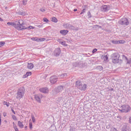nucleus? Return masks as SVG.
Wrapping results in <instances>:
<instances>
[{"mask_svg": "<svg viewBox=\"0 0 131 131\" xmlns=\"http://www.w3.org/2000/svg\"><path fill=\"white\" fill-rule=\"evenodd\" d=\"M12 112L13 113V114H16V113H15V111L13 108L11 109Z\"/></svg>", "mask_w": 131, "mask_h": 131, "instance_id": "nucleus-43", "label": "nucleus"}, {"mask_svg": "<svg viewBox=\"0 0 131 131\" xmlns=\"http://www.w3.org/2000/svg\"><path fill=\"white\" fill-rule=\"evenodd\" d=\"M120 55L117 53H115L112 55V62L114 64H116V63H119V57Z\"/></svg>", "mask_w": 131, "mask_h": 131, "instance_id": "nucleus-4", "label": "nucleus"}, {"mask_svg": "<svg viewBox=\"0 0 131 131\" xmlns=\"http://www.w3.org/2000/svg\"><path fill=\"white\" fill-rule=\"evenodd\" d=\"M66 77H67V74H66V73L62 74L61 75H58L59 79H62L63 78H66Z\"/></svg>", "mask_w": 131, "mask_h": 131, "instance_id": "nucleus-15", "label": "nucleus"}, {"mask_svg": "<svg viewBox=\"0 0 131 131\" xmlns=\"http://www.w3.org/2000/svg\"><path fill=\"white\" fill-rule=\"evenodd\" d=\"M119 24H120L121 25H128V24H129V21H128L127 18H123L119 21Z\"/></svg>", "mask_w": 131, "mask_h": 131, "instance_id": "nucleus-7", "label": "nucleus"}, {"mask_svg": "<svg viewBox=\"0 0 131 131\" xmlns=\"http://www.w3.org/2000/svg\"><path fill=\"white\" fill-rule=\"evenodd\" d=\"M45 40L46 38H40L39 39L38 38V42L45 41Z\"/></svg>", "mask_w": 131, "mask_h": 131, "instance_id": "nucleus-25", "label": "nucleus"}, {"mask_svg": "<svg viewBox=\"0 0 131 131\" xmlns=\"http://www.w3.org/2000/svg\"><path fill=\"white\" fill-rule=\"evenodd\" d=\"M97 68L100 70V71H102L103 70V67L102 66H98Z\"/></svg>", "mask_w": 131, "mask_h": 131, "instance_id": "nucleus-31", "label": "nucleus"}, {"mask_svg": "<svg viewBox=\"0 0 131 131\" xmlns=\"http://www.w3.org/2000/svg\"><path fill=\"white\" fill-rule=\"evenodd\" d=\"M14 129L15 131H19V129H18L17 127H14Z\"/></svg>", "mask_w": 131, "mask_h": 131, "instance_id": "nucleus-40", "label": "nucleus"}, {"mask_svg": "<svg viewBox=\"0 0 131 131\" xmlns=\"http://www.w3.org/2000/svg\"><path fill=\"white\" fill-rule=\"evenodd\" d=\"M43 21L44 22H49V19H47V18H44L43 19Z\"/></svg>", "mask_w": 131, "mask_h": 131, "instance_id": "nucleus-35", "label": "nucleus"}, {"mask_svg": "<svg viewBox=\"0 0 131 131\" xmlns=\"http://www.w3.org/2000/svg\"><path fill=\"white\" fill-rule=\"evenodd\" d=\"M64 86H59L55 89L56 93L58 94V93H60V92H62L63 90H64Z\"/></svg>", "mask_w": 131, "mask_h": 131, "instance_id": "nucleus-12", "label": "nucleus"}, {"mask_svg": "<svg viewBox=\"0 0 131 131\" xmlns=\"http://www.w3.org/2000/svg\"><path fill=\"white\" fill-rule=\"evenodd\" d=\"M29 128H30V129H32V123L31 122L29 123Z\"/></svg>", "mask_w": 131, "mask_h": 131, "instance_id": "nucleus-34", "label": "nucleus"}, {"mask_svg": "<svg viewBox=\"0 0 131 131\" xmlns=\"http://www.w3.org/2000/svg\"><path fill=\"white\" fill-rule=\"evenodd\" d=\"M61 53V49L60 48H56L54 51V56L58 57Z\"/></svg>", "mask_w": 131, "mask_h": 131, "instance_id": "nucleus-10", "label": "nucleus"}, {"mask_svg": "<svg viewBox=\"0 0 131 131\" xmlns=\"http://www.w3.org/2000/svg\"><path fill=\"white\" fill-rule=\"evenodd\" d=\"M13 128L15 127H17V125H16V124H15V122H13Z\"/></svg>", "mask_w": 131, "mask_h": 131, "instance_id": "nucleus-41", "label": "nucleus"}, {"mask_svg": "<svg viewBox=\"0 0 131 131\" xmlns=\"http://www.w3.org/2000/svg\"><path fill=\"white\" fill-rule=\"evenodd\" d=\"M123 58H125L126 60L127 61V64H130L131 63V58H130L129 60L127 59V57H126L125 56L123 55Z\"/></svg>", "mask_w": 131, "mask_h": 131, "instance_id": "nucleus-22", "label": "nucleus"}, {"mask_svg": "<svg viewBox=\"0 0 131 131\" xmlns=\"http://www.w3.org/2000/svg\"><path fill=\"white\" fill-rule=\"evenodd\" d=\"M3 105H6L7 107H10V104H9L8 102H7L6 101H4L3 102Z\"/></svg>", "mask_w": 131, "mask_h": 131, "instance_id": "nucleus-27", "label": "nucleus"}, {"mask_svg": "<svg viewBox=\"0 0 131 131\" xmlns=\"http://www.w3.org/2000/svg\"><path fill=\"white\" fill-rule=\"evenodd\" d=\"M112 42L113 43H114L115 45H118V43H122V40H113L112 41Z\"/></svg>", "mask_w": 131, "mask_h": 131, "instance_id": "nucleus-17", "label": "nucleus"}, {"mask_svg": "<svg viewBox=\"0 0 131 131\" xmlns=\"http://www.w3.org/2000/svg\"><path fill=\"white\" fill-rule=\"evenodd\" d=\"M87 17L88 18H92V14L91 13V12H88L87 13Z\"/></svg>", "mask_w": 131, "mask_h": 131, "instance_id": "nucleus-28", "label": "nucleus"}, {"mask_svg": "<svg viewBox=\"0 0 131 131\" xmlns=\"http://www.w3.org/2000/svg\"><path fill=\"white\" fill-rule=\"evenodd\" d=\"M24 94H25V89L23 87H20L18 89L16 94V98L17 99H22L23 98V96H24Z\"/></svg>", "mask_w": 131, "mask_h": 131, "instance_id": "nucleus-2", "label": "nucleus"}, {"mask_svg": "<svg viewBox=\"0 0 131 131\" xmlns=\"http://www.w3.org/2000/svg\"><path fill=\"white\" fill-rule=\"evenodd\" d=\"M101 59L103 60L105 62H106V61H108V56L107 55H104L101 56Z\"/></svg>", "mask_w": 131, "mask_h": 131, "instance_id": "nucleus-20", "label": "nucleus"}, {"mask_svg": "<svg viewBox=\"0 0 131 131\" xmlns=\"http://www.w3.org/2000/svg\"><path fill=\"white\" fill-rule=\"evenodd\" d=\"M41 12H46V9L43 8L40 9Z\"/></svg>", "mask_w": 131, "mask_h": 131, "instance_id": "nucleus-36", "label": "nucleus"}, {"mask_svg": "<svg viewBox=\"0 0 131 131\" xmlns=\"http://www.w3.org/2000/svg\"><path fill=\"white\" fill-rule=\"evenodd\" d=\"M113 131H117V129H116V128H114L113 129Z\"/></svg>", "mask_w": 131, "mask_h": 131, "instance_id": "nucleus-45", "label": "nucleus"}, {"mask_svg": "<svg viewBox=\"0 0 131 131\" xmlns=\"http://www.w3.org/2000/svg\"><path fill=\"white\" fill-rule=\"evenodd\" d=\"M32 40H33L34 41H38V38L37 37H33L31 38Z\"/></svg>", "mask_w": 131, "mask_h": 131, "instance_id": "nucleus-29", "label": "nucleus"}, {"mask_svg": "<svg viewBox=\"0 0 131 131\" xmlns=\"http://www.w3.org/2000/svg\"><path fill=\"white\" fill-rule=\"evenodd\" d=\"M57 101H58V102H61L62 101V98H57L56 99Z\"/></svg>", "mask_w": 131, "mask_h": 131, "instance_id": "nucleus-38", "label": "nucleus"}, {"mask_svg": "<svg viewBox=\"0 0 131 131\" xmlns=\"http://www.w3.org/2000/svg\"><path fill=\"white\" fill-rule=\"evenodd\" d=\"M76 85L78 90L80 91H85L86 90V84H82L80 81H77Z\"/></svg>", "mask_w": 131, "mask_h": 131, "instance_id": "nucleus-3", "label": "nucleus"}, {"mask_svg": "<svg viewBox=\"0 0 131 131\" xmlns=\"http://www.w3.org/2000/svg\"><path fill=\"white\" fill-rule=\"evenodd\" d=\"M39 91L41 93H43V94H48L49 93V89L48 88H40Z\"/></svg>", "mask_w": 131, "mask_h": 131, "instance_id": "nucleus-11", "label": "nucleus"}, {"mask_svg": "<svg viewBox=\"0 0 131 131\" xmlns=\"http://www.w3.org/2000/svg\"><path fill=\"white\" fill-rule=\"evenodd\" d=\"M69 31L67 30H62L60 31V33L62 34V35H66L68 33Z\"/></svg>", "mask_w": 131, "mask_h": 131, "instance_id": "nucleus-16", "label": "nucleus"}, {"mask_svg": "<svg viewBox=\"0 0 131 131\" xmlns=\"http://www.w3.org/2000/svg\"><path fill=\"white\" fill-rule=\"evenodd\" d=\"M31 119L33 123H35V122H36V119L33 115H31Z\"/></svg>", "mask_w": 131, "mask_h": 131, "instance_id": "nucleus-21", "label": "nucleus"}, {"mask_svg": "<svg viewBox=\"0 0 131 131\" xmlns=\"http://www.w3.org/2000/svg\"><path fill=\"white\" fill-rule=\"evenodd\" d=\"M17 125L20 127V128H23L24 127V125L23 123L20 121H18Z\"/></svg>", "mask_w": 131, "mask_h": 131, "instance_id": "nucleus-18", "label": "nucleus"}, {"mask_svg": "<svg viewBox=\"0 0 131 131\" xmlns=\"http://www.w3.org/2000/svg\"><path fill=\"white\" fill-rule=\"evenodd\" d=\"M25 128H27V126H26L25 127Z\"/></svg>", "mask_w": 131, "mask_h": 131, "instance_id": "nucleus-49", "label": "nucleus"}, {"mask_svg": "<svg viewBox=\"0 0 131 131\" xmlns=\"http://www.w3.org/2000/svg\"><path fill=\"white\" fill-rule=\"evenodd\" d=\"M129 123H130L131 124V117H130L129 118Z\"/></svg>", "mask_w": 131, "mask_h": 131, "instance_id": "nucleus-44", "label": "nucleus"}, {"mask_svg": "<svg viewBox=\"0 0 131 131\" xmlns=\"http://www.w3.org/2000/svg\"><path fill=\"white\" fill-rule=\"evenodd\" d=\"M102 9L103 12H107V11H109L110 10V5H103Z\"/></svg>", "mask_w": 131, "mask_h": 131, "instance_id": "nucleus-13", "label": "nucleus"}, {"mask_svg": "<svg viewBox=\"0 0 131 131\" xmlns=\"http://www.w3.org/2000/svg\"><path fill=\"white\" fill-rule=\"evenodd\" d=\"M84 13H85V9H83L81 11V12L80 13V15H82V14H84Z\"/></svg>", "mask_w": 131, "mask_h": 131, "instance_id": "nucleus-33", "label": "nucleus"}, {"mask_svg": "<svg viewBox=\"0 0 131 131\" xmlns=\"http://www.w3.org/2000/svg\"><path fill=\"white\" fill-rule=\"evenodd\" d=\"M50 80L51 83H52V84H54L56 83V82H57L58 80V77H57L56 76H52L50 77Z\"/></svg>", "mask_w": 131, "mask_h": 131, "instance_id": "nucleus-8", "label": "nucleus"}, {"mask_svg": "<svg viewBox=\"0 0 131 131\" xmlns=\"http://www.w3.org/2000/svg\"><path fill=\"white\" fill-rule=\"evenodd\" d=\"M122 131H129L127 124H123L122 127Z\"/></svg>", "mask_w": 131, "mask_h": 131, "instance_id": "nucleus-14", "label": "nucleus"}, {"mask_svg": "<svg viewBox=\"0 0 131 131\" xmlns=\"http://www.w3.org/2000/svg\"><path fill=\"white\" fill-rule=\"evenodd\" d=\"M2 125V116L0 115V126Z\"/></svg>", "mask_w": 131, "mask_h": 131, "instance_id": "nucleus-42", "label": "nucleus"}, {"mask_svg": "<svg viewBox=\"0 0 131 131\" xmlns=\"http://www.w3.org/2000/svg\"><path fill=\"white\" fill-rule=\"evenodd\" d=\"M97 49H94L92 51L93 54H94V53H96V52H97Z\"/></svg>", "mask_w": 131, "mask_h": 131, "instance_id": "nucleus-39", "label": "nucleus"}, {"mask_svg": "<svg viewBox=\"0 0 131 131\" xmlns=\"http://www.w3.org/2000/svg\"><path fill=\"white\" fill-rule=\"evenodd\" d=\"M113 91H114V89H111V92H113Z\"/></svg>", "mask_w": 131, "mask_h": 131, "instance_id": "nucleus-48", "label": "nucleus"}, {"mask_svg": "<svg viewBox=\"0 0 131 131\" xmlns=\"http://www.w3.org/2000/svg\"><path fill=\"white\" fill-rule=\"evenodd\" d=\"M77 11V9H74V12H76Z\"/></svg>", "mask_w": 131, "mask_h": 131, "instance_id": "nucleus-47", "label": "nucleus"}, {"mask_svg": "<svg viewBox=\"0 0 131 131\" xmlns=\"http://www.w3.org/2000/svg\"><path fill=\"white\" fill-rule=\"evenodd\" d=\"M73 66L75 67H77V66H78V63L77 62H75L73 64Z\"/></svg>", "mask_w": 131, "mask_h": 131, "instance_id": "nucleus-37", "label": "nucleus"}, {"mask_svg": "<svg viewBox=\"0 0 131 131\" xmlns=\"http://www.w3.org/2000/svg\"><path fill=\"white\" fill-rule=\"evenodd\" d=\"M0 21H3L4 19H3L2 17H0Z\"/></svg>", "mask_w": 131, "mask_h": 131, "instance_id": "nucleus-46", "label": "nucleus"}, {"mask_svg": "<svg viewBox=\"0 0 131 131\" xmlns=\"http://www.w3.org/2000/svg\"><path fill=\"white\" fill-rule=\"evenodd\" d=\"M5 45H6V42L1 41L0 42V48H2V47H4V46H5Z\"/></svg>", "mask_w": 131, "mask_h": 131, "instance_id": "nucleus-30", "label": "nucleus"}, {"mask_svg": "<svg viewBox=\"0 0 131 131\" xmlns=\"http://www.w3.org/2000/svg\"><path fill=\"white\" fill-rule=\"evenodd\" d=\"M64 28L71 29V30H78V27H75L70 24H64L63 25Z\"/></svg>", "mask_w": 131, "mask_h": 131, "instance_id": "nucleus-6", "label": "nucleus"}, {"mask_svg": "<svg viewBox=\"0 0 131 131\" xmlns=\"http://www.w3.org/2000/svg\"><path fill=\"white\" fill-rule=\"evenodd\" d=\"M34 67V64L33 63H28V69H32Z\"/></svg>", "mask_w": 131, "mask_h": 131, "instance_id": "nucleus-19", "label": "nucleus"}, {"mask_svg": "<svg viewBox=\"0 0 131 131\" xmlns=\"http://www.w3.org/2000/svg\"><path fill=\"white\" fill-rule=\"evenodd\" d=\"M31 120H30V121H31Z\"/></svg>", "mask_w": 131, "mask_h": 131, "instance_id": "nucleus-50", "label": "nucleus"}, {"mask_svg": "<svg viewBox=\"0 0 131 131\" xmlns=\"http://www.w3.org/2000/svg\"><path fill=\"white\" fill-rule=\"evenodd\" d=\"M8 26H13L17 30H25L26 29H34V27L30 26L28 27H25L24 25V22L22 19H20L16 23H7Z\"/></svg>", "mask_w": 131, "mask_h": 131, "instance_id": "nucleus-1", "label": "nucleus"}, {"mask_svg": "<svg viewBox=\"0 0 131 131\" xmlns=\"http://www.w3.org/2000/svg\"><path fill=\"white\" fill-rule=\"evenodd\" d=\"M34 98L37 102L40 103L41 100L42 99V95L41 94L34 95Z\"/></svg>", "mask_w": 131, "mask_h": 131, "instance_id": "nucleus-9", "label": "nucleus"}, {"mask_svg": "<svg viewBox=\"0 0 131 131\" xmlns=\"http://www.w3.org/2000/svg\"><path fill=\"white\" fill-rule=\"evenodd\" d=\"M121 109H119V111L122 113H127L129 111H130L131 108L128 105H123L121 107Z\"/></svg>", "mask_w": 131, "mask_h": 131, "instance_id": "nucleus-5", "label": "nucleus"}, {"mask_svg": "<svg viewBox=\"0 0 131 131\" xmlns=\"http://www.w3.org/2000/svg\"><path fill=\"white\" fill-rule=\"evenodd\" d=\"M60 43H61L62 46H64V47H67V46H68L66 43V42H65V41H62V42H60Z\"/></svg>", "mask_w": 131, "mask_h": 131, "instance_id": "nucleus-26", "label": "nucleus"}, {"mask_svg": "<svg viewBox=\"0 0 131 131\" xmlns=\"http://www.w3.org/2000/svg\"><path fill=\"white\" fill-rule=\"evenodd\" d=\"M31 75V72H28L26 73V74L24 75L25 77H28V76H30Z\"/></svg>", "mask_w": 131, "mask_h": 131, "instance_id": "nucleus-23", "label": "nucleus"}, {"mask_svg": "<svg viewBox=\"0 0 131 131\" xmlns=\"http://www.w3.org/2000/svg\"><path fill=\"white\" fill-rule=\"evenodd\" d=\"M12 118L13 119V120H17V117H16L15 115H12Z\"/></svg>", "mask_w": 131, "mask_h": 131, "instance_id": "nucleus-32", "label": "nucleus"}, {"mask_svg": "<svg viewBox=\"0 0 131 131\" xmlns=\"http://www.w3.org/2000/svg\"><path fill=\"white\" fill-rule=\"evenodd\" d=\"M52 22H55V23H57V22H58V19H57V18L53 17L52 18Z\"/></svg>", "mask_w": 131, "mask_h": 131, "instance_id": "nucleus-24", "label": "nucleus"}]
</instances>
